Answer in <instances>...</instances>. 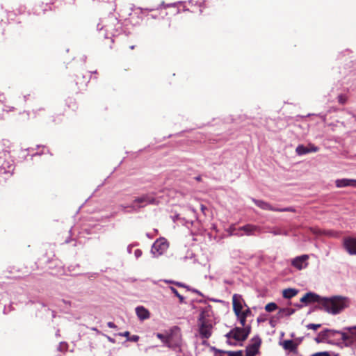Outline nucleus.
I'll return each instance as SVG.
<instances>
[{
    "instance_id": "1",
    "label": "nucleus",
    "mask_w": 356,
    "mask_h": 356,
    "mask_svg": "<svg viewBox=\"0 0 356 356\" xmlns=\"http://www.w3.org/2000/svg\"><path fill=\"white\" fill-rule=\"evenodd\" d=\"M300 302L306 305L318 303V307L326 312L337 314L348 306V300L341 296H334L330 298H322L319 295L308 292L300 298Z\"/></svg>"
},
{
    "instance_id": "2",
    "label": "nucleus",
    "mask_w": 356,
    "mask_h": 356,
    "mask_svg": "<svg viewBox=\"0 0 356 356\" xmlns=\"http://www.w3.org/2000/svg\"><path fill=\"white\" fill-rule=\"evenodd\" d=\"M211 307L207 306L200 309V314L198 318L199 332L202 338L209 339L212 334L213 325L211 322L207 318L209 316Z\"/></svg>"
},
{
    "instance_id": "3",
    "label": "nucleus",
    "mask_w": 356,
    "mask_h": 356,
    "mask_svg": "<svg viewBox=\"0 0 356 356\" xmlns=\"http://www.w3.org/2000/svg\"><path fill=\"white\" fill-rule=\"evenodd\" d=\"M250 325H248L247 327H236L234 329L231 330L226 334V337L228 339H232L237 341H243L248 338L249 334L250 333Z\"/></svg>"
},
{
    "instance_id": "4",
    "label": "nucleus",
    "mask_w": 356,
    "mask_h": 356,
    "mask_svg": "<svg viewBox=\"0 0 356 356\" xmlns=\"http://www.w3.org/2000/svg\"><path fill=\"white\" fill-rule=\"evenodd\" d=\"M156 336L165 346L170 348L177 347L179 344V339L174 334L172 331L165 334L157 333Z\"/></svg>"
},
{
    "instance_id": "5",
    "label": "nucleus",
    "mask_w": 356,
    "mask_h": 356,
    "mask_svg": "<svg viewBox=\"0 0 356 356\" xmlns=\"http://www.w3.org/2000/svg\"><path fill=\"white\" fill-rule=\"evenodd\" d=\"M169 243L164 238H158L153 244L151 252L154 257L163 254L168 248Z\"/></svg>"
},
{
    "instance_id": "6",
    "label": "nucleus",
    "mask_w": 356,
    "mask_h": 356,
    "mask_svg": "<svg viewBox=\"0 0 356 356\" xmlns=\"http://www.w3.org/2000/svg\"><path fill=\"white\" fill-rule=\"evenodd\" d=\"M154 202L155 198L153 196L148 194H145L140 197H135L131 207L133 209H134L135 207L142 208L147 204H154Z\"/></svg>"
},
{
    "instance_id": "7",
    "label": "nucleus",
    "mask_w": 356,
    "mask_h": 356,
    "mask_svg": "<svg viewBox=\"0 0 356 356\" xmlns=\"http://www.w3.org/2000/svg\"><path fill=\"white\" fill-rule=\"evenodd\" d=\"M253 202L257 207H259L261 209H264V210H270V211H280V212H284V211L296 212V209L293 207L277 209V208H273L270 204H268L266 202L261 201V200H258L254 199Z\"/></svg>"
},
{
    "instance_id": "8",
    "label": "nucleus",
    "mask_w": 356,
    "mask_h": 356,
    "mask_svg": "<svg viewBox=\"0 0 356 356\" xmlns=\"http://www.w3.org/2000/svg\"><path fill=\"white\" fill-rule=\"evenodd\" d=\"M309 256L307 254H302L295 257L291 261V266L298 270H302L306 268L308 265Z\"/></svg>"
},
{
    "instance_id": "9",
    "label": "nucleus",
    "mask_w": 356,
    "mask_h": 356,
    "mask_svg": "<svg viewBox=\"0 0 356 356\" xmlns=\"http://www.w3.org/2000/svg\"><path fill=\"white\" fill-rule=\"evenodd\" d=\"M243 300L242 296L238 294H234L232 296V305L233 310L235 315H238L243 311Z\"/></svg>"
},
{
    "instance_id": "10",
    "label": "nucleus",
    "mask_w": 356,
    "mask_h": 356,
    "mask_svg": "<svg viewBox=\"0 0 356 356\" xmlns=\"http://www.w3.org/2000/svg\"><path fill=\"white\" fill-rule=\"evenodd\" d=\"M343 247L350 254H356V238H346L343 240Z\"/></svg>"
},
{
    "instance_id": "11",
    "label": "nucleus",
    "mask_w": 356,
    "mask_h": 356,
    "mask_svg": "<svg viewBox=\"0 0 356 356\" xmlns=\"http://www.w3.org/2000/svg\"><path fill=\"white\" fill-rule=\"evenodd\" d=\"M336 336L335 330L326 329L323 331H321L318 333V337L316 338V341L319 342H323L324 341L329 340L330 339Z\"/></svg>"
},
{
    "instance_id": "12",
    "label": "nucleus",
    "mask_w": 356,
    "mask_h": 356,
    "mask_svg": "<svg viewBox=\"0 0 356 356\" xmlns=\"http://www.w3.org/2000/svg\"><path fill=\"white\" fill-rule=\"evenodd\" d=\"M252 344L248 346L246 349V356H255L261 344V339L259 338L253 339Z\"/></svg>"
},
{
    "instance_id": "13",
    "label": "nucleus",
    "mask_w": 356,
    "mask_h": 356,
    "mask_svg": "<svg viewBox=\"0 0 356 356\" xmlns=\"http://www.w3.org/2000/svg\"><path fill=\"white\" fill-rule=\"evenodd\" d=\"M317 151L318 147L310 144L307 146L301 145L298 146L296 148V152L299 155L306 154L311 152H316Z\"/></svg>"
},
{
    "instance_id": "14",
    "label": "nucleus",
    "mask_w": 356,
    "mask_h": 356,
    "mask_svg": "<svg viewBox=\"0 0 356 356\" xmlns=\"http://www.w3.org/2000/svg\"><path fill=\"white\" fill-rule=\"evenodd\" d=\"M238 231H243L248 236L254 235L255 232L260 231V227L251 225L247 224L243 227L238 228Z\"/></svg>"
},
{
    "instance_id": "15",
    "label": "nucleus",
    "mask_w": 356,
    "mask_h": 356,
    "mask_svg": "<svg viewBox=\"0 0 356 356\" xmlns=\"http://www.w3.org/2000/svg\"><path fill=\"white\" fill-rule=\"evenodd\" d=\"M136 313L138 318L141 321L148 319L150 317L149 312L143 306L137 307L136 308Z\"/></svg>"
},
{
    "instance_id": "16",
    "label": "nucleus",
    "mask_w": 356,
    "mask_h": 356,
    "mask_svg": "<svg viewBox=\"0 0 356 356\" xmlns=\"http://www.w3.org/2000/svg\"><path fill=\"white\" fill-rule=\"evenodd\" d=\"M336 186L338 188L353 186L356 188V179H342L336 181Z\"/></svg>"
},
{
    "instance_id": "17",
    "label": "nucleus",
    "mask_w": 356,
    "mask_h": 356,
    "mask_svg": "<svg viewBox=\"0 0 356 356\" xmlns=\"http://www.w3.org/2000/svg\"><path fill=\"white\" fill-rule=\"evenodd\" d=\"M297 343H296L293 340H285L283 342V348L290 352L295 353L297 350Z\"/></svg>"
},
{
    "instance_id": "18",
    "label": "nucleus",
    "mask_w": 356,
    "mask_h": 356,
    "mask_svg": "<svg viewBox=\"0 0 356 356\" xmlns=\"http://www.w3.org/2000/svg\"><path fill=\"white\" fill-rule=\"evenodd\" d=\"M297 294L298 290L291 288L284 289L282 292V296L286 299H291V298L296 296Z\"/></svg>"
},
{
    "instance_id": "19",
    "label": "nucleus",
    "mask_w": 356,
    "mask_h": 356,
    "mask_svg": "<svg viewBox=\"0 0 356 356\" xmlns=\"http://www.w3.org/2000/svg\"><path fill=\"white\" fill-rule=\"evenodd\" d=\"M294 312H295V310L293 309L284 308V309H280V311L278 312V315L280 317L283 316L284 315V316H291V314H293L294 313Z\"/></svg>"
},
{
    "instance_id": "20",
    "label": "nucleus",
    "mask_w": 356,
    "mask_h": 356,
    "mask_svg": "<svg viewBox=\"0 0 356 356\" xmlns=\"http://www.w3.org/2000/svg\"><path fill=\"white\" fill-rule=\"evenodd\" d=\"M335 332H336V336L337 335L339 336V339L343 341H346L350 339V337L348 336V334H347L345 332L337 331V330H335Z\"/></svg>"
},
{
    "instance_id": "21",
    "label": "nucleus",
    "mask_w": 356,
    "mask_h": 356,
    "mask_svg": "<svg viewBox=\"0 0 356 356\" xmlns=\"http://www.w3.org/2000/svg\"><path fill=\"white\" fill-rule=\"evenodd\" d=\"M277 309V305L275 302L268 303L265 306V309L268 312H272Z\"/></svg>"
},
{
    "instance_id": "22",
    "label": "nucleus",
    "mask_w": 356,
    "mask_h": 356,
    "mask_svg": "<svg viewBox=\"0 0 356 356\" xmlns=\"http://www.w3.org/2000/svg\"><path fill=\"white\" fill-rule=\"evenodd\" d=\"M311 231L315 234H327V235H332V231H327V232H325V231H321V229H318V228H311Z\"/></svg>"
},
{
    "instance_id": "23",
    "label": "nucleus",
    "mask_w": 356,
    "mask_h": 356,
    "mask_svg": "<svg viewBox=\"0 0 356 356\" xmlns=\"http://www.w3.org/2000/svg\"><path fill=\"white\" fill-rule=\"evenodd\" d=\"M170 289L171 291L179 298V302L181 303L184 302V296H181L175 288L170 286Z\"/></svg>"
},
{
    "instance_id": "24",
    "label": "nucleus",
    "mask_w": 356,
    "mask_h": 356,
    "mask_svg": "<svg viewBox=\"0 0 356 356\" xmlns=\"http://www.w3.org/2000/svg\"><path fill=\"white\" fill-rule=\"evenodd\" d=\"M236 316L238 318L242 327H245L248 326V325H246V318H247L246 316H245L244 315H242L241 313L239 314L238 315H236Z\"/></svg>"
},
{
    "instance_id": "25",
    "label": "nucleus",
    "mask_w": 356,
    "mask_h": 356,
    "mask_svg": "<svg viewBox=\"0 0 356 356\" xmlns=\"http://www.w3.org/2000/svg\"><path fill=\"white\" fill-rule=\"evenodd\" d=\"M236 230V227L234 225H232L229 228V232L230 235H236L237 236H242L243 234H240L238 232L234 233V231Z\"/></svg>"
},
{
    "instance_id": "26",
    "label": "nucleus",
    "mask_w": 356,
    "mask_h": 356,
    "mask_svg": "<svg viewBox=\"0 0 356 356\" xmlns=\"http://www.w3.org/2000/svg\"><path fill=\"white\" fill-rule=\"evenodd\" d=\"M270 232L273 234L274 235L286 234V233L283 232L280 228H273L272 230L270 231Z\"/></svg>"
},
{
    "instance_id": "27",
    "label": "nucleus",
    "mask_w": 356,
    "mask_h": 356,
    "mask_svg": "<svg viewBox=\"0 0 356 356\" xmlns=\"http://www.w3.org/2000/svg\"><path fill=\"white\" fill-rule=\"evenodd\" d=\"M321 327V324L309 323L307 325V328L309 330H316Z\"/></svg>"
},
{
    "instance_id": "28",
    "label": "nucleus",
    "mask_w": 356,
    "mask_h": 356,
    "mask_svg": "<svg viewBox=\"0 0 356 356\" xmlns=\"http://www.w3.org/2000/svg\"><path fill=\"white\" fill-rule=\"evenodd\" d=\"M49 153V149L46 147H42L40 152H36L33 156H40L41 154H47Z\"/></svg>"
},
{
    "instance_id": "29",
    "label": "nucleus",
    "mask_w": 356,
    "mask_h": 356,
    "mask_svg": "<svg viewBox=\"0 0 356 356\" xmlns=\"http://www.w3.org/2000/svg\"><path fill=\"white\" fill-rule=\"evenodd\" d=\"M347 101V97L343 95H340L338 96V102L341 104H344Z\"/></svg>"
},
{
    "instance_id": "30",
    "label": "nucleus",
    "mask_w": 356,
    "mask_h": 356,
    "mask_svg": "<svg viewBox=\"0 0 356 356\" xmlns=\"http://www.w3.org/2000/svg\"><path fill=\"white\" fill-rule=\"evenodd\" d=\"M226 353L228 355V356H243L241 351H236V352L229 351V352H227Z\"/></svg>"
},
{
    "instance_id": "31",
    "label": "nucleus",
    "mask_w": 356,
    "mask_h": 356,
    "mask_svg": "<svg viewBox=\"0 0 356 356\" xmlns=\"http://www.w3.org/2000/svg\"><path fill=\"white\" fill-rule=\"evenodd\" d=\"M138 340H139V336H138V335H133L128 338V341H130L137 342V341H138Z\"/></svg>"
},
{
    "instance_id": "32",
    "label": "nucleus",
    "mask_w": 356,
    "mask_h": 356,
    "mask_svg": "<svg viewBox=\"0 0 356 356\" xmlns=\"http://www.w3.org/2000/svg\"><path fill=\"white\" fill-rule=\"evenodd\" d=\"M311 356H330L327 352H319L312 355Z\"/></svg>"
},
{
    "instance_id": "33",
    "label": "nucleus",
    "mask_w": 356,
    "mask_h": 356,
    "mask_svg": "<svg viewBox=\"0 0 356 356\" xmlns=\"http://www.w3.org/2000/svg\"><path fill=\"white\" fill-rule=\"evenodd\" d=\"M251 313L252 312H251V311H250V309L249 308H248L247 309L241 312V314L244 315L246 317L250 316L251 314Z\"/></svg>"
},
{
    "instance_id": "34",
    "label": "nucleus",
    "mask_w": 356,
    "mask_h": 356,
    "mask_svg": "<svg viewBox=\"0 0 356 356\" xmlns=\"http://www.w3.org/2000/svg\"><path fill=\"white\" fill-rule=\"evenodd\" d=\"M142 254V250L140 249H137L134 251V255L136 258L141 257Z\"/></svg>"
},
{
    "instance_id": "35",
    "label": "nucleus",
    "mask_w": 356,
    "mask_h": 356,
    "mask_svg": "<svg viewBox=\"0 0 356 356\" xmlns=\"http://www.w3.org/2000/svg\"><path fill=\"white\" fill-rule=\"evenodd\" d=\"M169 282H170V283H173L174 284H175L176 286H179V287H185L184 284L181 283V282H172V281H170Z\"/></svg>"
},
{
    "instance_id": "36",
    "label": "nucleus",
    "mask_w": 356,
    "mask_h": 356,
    "mask_svg": "<svg viewBox=\"0 0 356 356\" xmlns=\"http://www.w3.org/2000/svg\"><path fill=\"white\" fill-rule=\"evenodd\" d=\"M119 335L122 336V337H127L128 339L129 337V336H130V333H129V331H126L124 332L120 333Z\"/></svg>"
},
{
    "instance_id": "37",
    "label": "nucleus",
    "mask_w": 356,
    "mask_h": 356,
    "mask_svg": "<svg viewBox=\"0 0 356 356\" xmlns=\"http://www.w3.org/2000/svg\"><path fill=\"white\" fill-rule=\"evenodd\" d=\"M107 325H108V327H110V328H116V327H117V326L115 325V324L114 323H113V322H108V323H107Z\"/></svg>"
},
{
    "instance_id": "38",
    "label": "nucleus",
    "mask_w": 356,
    "mask_h": 356,
    "mask_svg": "<svg viewBox=\"0 0 356 356\" xmlns=\"http://www.w3.org/2000/svg\"><path fill=\"white\" fill-rule=\"evenodd\" d=\"M347 330L349 331V332H351L352 330H356V325L355 326H353V327H348Z\"/></svg>"
},
{
    "instance_id": "39",
    "label": "nucleus",
    "mask_w": 356,
    "mask_h": 356,
    "mask_svg": "<svg viewBox=\"0 0 356 356\" xmlns=\"http://www.w3.org/2000/svg\"><path fill=\"white\" fill-rule=\"evenodd\" d=\"M195 179H196L197 181H200L202 180V179H201V177H200V176L196 177H195Z\"/></svg>"
},
{
    "instance_id": "40",
    "label": "nucleus",
    "mask_w": 356,
    "mask_h": 356,
    "mask_svg": "<svg viewBox=\"0 0 356 356\" xmlns=\"http://www.w3.org/2000/svg\"><path fill=\"white\" fill-rule=\"evenodd\" d=\"M207 209V208H206V207H205V206H204V205H201V210H202V211H204V209Z\"/></svg>"
},
{
    "instance_id": "41",
    "label": "nucleus",
    "mask_w": 356,
    "mask_h": 356,
    "mask_svg": "<svg viewBox=\"0 0 356 356\" xmlns=\"http://www.w3.org/2000/svg\"><path fill=\"white\" fill-rule=\"evenodd\" d=\"M44 108H40L38 109V111H44Z\"/></svg>"
},
{
    "instance_id": "42",
    "label": "nucleus",
    "mask_w": 356,
    "mask_h": 356,
    "mask_svg": "<svg viewBox=\"0 0 356 356\" xmlns=\"http://www.w3.org/2000/svg\"><path fill=\"white\" fill-rule=\"evenodd\" d=\"M130 49H134V46H131V47H130Z\"/></svg>"
}]
</instances>
